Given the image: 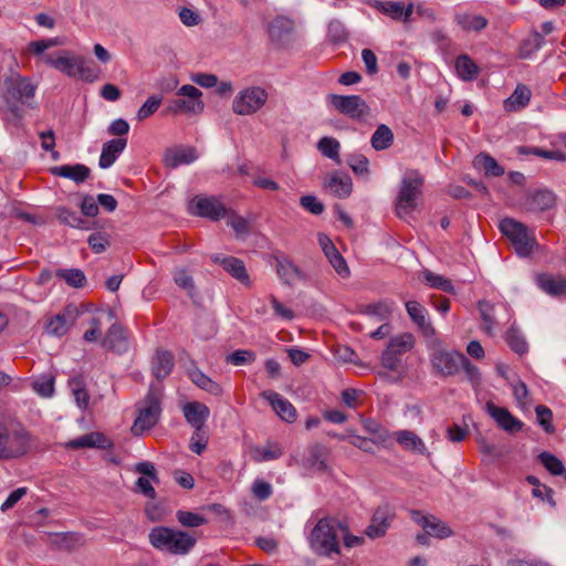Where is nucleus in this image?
I'll list each match as a JSON object with an SVG mask.
<instances>
[{
    "instance_id": "obj_1",
    "label": "nucleus",
    "mask_w": 566,
    "mask_h": 566,
    "mask_svg": "<svg viewBox=\"0 0 566 566\" xmlns=\"http://www.w3.org/2000/svg\"><path fill=\"white\" fill-rule=\"evenodd\" d=\"M148 541L159 552L181 556L189 554L197 543L192 534L168 526L153 527Z\"/></svg>"
},
{
    "instance_id": "obj_2",
    "label": "nucleus",
    "mask_w": 566,
    "mask_h": 566,
    "mask_svg": "<svg viewBox=\"0 0 566 566\" xmlns=\"http://www.w3.org/2000/svg\"><path fill=\"white\" fill-rule=\"evenodd\" d=\"M424 179L418 170H408L402 180L396 201V212L399 218H406L417 208V201L422 196Z\"/></svg>"
},
{
    "instance_id": "obj_3",
    "label": "nucleus",
    "mask_w": 566,
    "mask_h": 566,
    "mask_svg": "<svg viewBox=\"0 0 566 566\" xmlns=\"http://www.w3.org/2000/svg\"><path fill=\"white\" fill-rule=\"evenodd\" d=\"M308 544L312 551L319 556L331 557L339 554V543L333 522L329 518H321L308 535Z\"/></svg>"
},
{
    "instance_id": "obj_4",
    "label": "nucleus",
    "mask_w": 566,
    "mask_h": 566,
    "mask_svg": "<svg viewBox=\"0 0 566 566\" xmlns=\"http://www.w3.org/2000/svg\"><path fill=\"white\" fill-rule=\"evenodd\" d=\"M501 232L511 241L520 256H528L537 247L535 234L525 224L506 218L500 222Z\"/></svg>"
},
{
    "instance_id": "obj_5",
    "label": "nucleus",
    "mask_w": 566,
    "mask_h": 566,
    "mask_svg": "<svg viewBox=\"0 0 566 566\" xmlns=\"http://www.w3.org/2000/svg\"><path fill=\"white\" fill-rule=\"evenodd\" d=\"M161 390L159 388L150 386L148 394L143 401V407L139 409L138 417L132 427L134 436H140L157 424L161 413Z\"/></svg>"
},
{
    "instance_id": "obj_6",
    "label": "nucleus",
    "mask_w": 566,
    "mask_h": 566,
    "mask_svg": "<svg viewBox=\"0 0 566 566\" xmlns=\"http://www.w3.org/2000/svg\"><path fill=\"white\" fill-rule=\"evenodd\" d=\"M202 93L193 85H182L177 97L171 99L167 106V113L171 114H199L203 111V102L200 99Z\"/></svg>"
},
{
    "instance_id": "obj_7",
    "label": "nucleus",
    "mask_w": 566,
    "mask_h": 566,
    "mask_svg": "<svg viewBox=\"0 0 566 566\" xmlns=\"http://www.w3.org/2000/svg\"><path fill=\"white\" fill-rule=\"evenodd\" d=\"M405 306L411 322L426 338L427 347L438 346L440 338L437 337L436 328L429 318L427 308L417 301H408Z\"/></svg>"
},
{
    "instance_id": "obj_8",
    "label": "nucleus",
    "mask_w": 566,
    "mask_h": 566,
    "mask_svg": "<svg viewBox=\"0 0 566 566\" xmlns=\"http://www.w3.org/2000/svg\"><path fill=\"white\" fill-rule=\"evenodd\" d=\"M268 96L266 91L260 86L242 90L232 102V111L238 115H252L263 107Z\"/></svg>"
},
{
    "instance_id": "obj_9",
    "label": "nucleus",
    "mask_w": 566,
    "mask_h": 566,
    "mask_svg": "<svg viewBox=\"0 0 566 566\" xmlns=\"http://www.w3.org/2000/svg\"><path fill=\"white\" fill-rule=\"evenodd\" d=\"M431 350V364L436 374L449 377L460 370L462 354L455 350L442 349V340L438 346L428 347Z\"/></svg>"
},
{
    "instance_id": "obj_10",
    "label": "nucleus",
    "mask_w": 566,
    "mask_h": 566,
    "mask_svg": "<svg viewBox=\"0 0 566 566\" xmlns=\"http://www.w3.org/2000/svg\"><path fill=\"white\" fill-rule=\"evenodd\" d=\"M328 101L337 112L353 119H364L370 113L368 104L359 95L331 94Z\"/></svg>"
},
{
    "instance_id": "obj_11",
    "label": "nucleus",
    "mask_w": 566,
    "mask_h": 566,
    "mask_svg": "<svg viewBox=\"0 0 566 566\" xmlns=\"http://www.w3.org/2000/svg\"><path fill=\"white\" fill-rule=\"evenodd\" d=\"M415 346L411 333H401L390 338L386 350L381 355V364L386 369L395 370L399 365V356L410 352Z\"/></svg>"
},
{
    "instance_id": "obj_12",
    "label": "nucleus",
    "mask_w": 566,
    "mask_h": 566,
    "mask_svg": "<svg viewBox=\"0 0 566 566\" xmlns=\"http://www.w3.org/2000/svg\"><path fill=\"white\" fill-rule=\"evenodd\" d=\"M61 64L57 71L64 73L70 77L78 76L85 82H94L97 80L98 74L95 69L91 67L88 62L83 56H66V52H62Z\"/></svg>"
},
{
    "instance_id": "obj_13",
    "label": "nucleus",
    "mask_w": 566,
    "mask_h": 566,
    "mask_svg": "<svg viewBox=\"0 0 566 566\" xmlns=\"http://www.w3.org/2000/svg\"><path fill=\"white\" fill-rule=\"evenodd\" d=\"M81 313L82 311L77 305L69 304L46 322L44 331L52 336H64L71 326L74 325Z\"/></svg>"
},
{
    "instance_id": "obj_14",
    "label": "nucleus",
    "mask_w": 566,
    "mask_h": 566,
    "mask_svg": "<svg viewBox=\"0 0 566 566\" xmlns=\"http://www.w3.org/2000/svg\"><path fill=\"white\" fill-rule=\"evenodd\" d=\"M190 213L207 218L211 221H219L227 216V208L216 197H197L190 208Z\"/></svg>"
},
{
    "instance_id": "obj_15",
    "label": "nucleus",
    "mask_w": 566,
    "mask_h": 566,
    "mask_svg": "<svg viewBox=\"0 0 566 566\" xmlns=\"http://www.w3.org/2000/svg\"><path fill=\"white\" fill-rule=\"evenodd\" d=\"M396 516L394 507L388 504L380 505L374 512L365 534L371 538L384 537Z\"/></svg>"
},
{
    "instance_id": "obj_16",
    "label": "nucleus",
    "mask_w": 566,
    "mask_h": 566,
    "mask_svg": "<svg viewBox=\"0 0 566 566\" xmlns=\"http://www.w3.org/2000/svg\"><path fill=\"white\" fill-rule=\"evenodd\" d=\"M28 438L22 432L10 433L7 429L0 428V459H8L25 453Z\"/></svg>"
},
{
    "instance_id": "obj_17",
    "label": "nucleus",
    "mask_w": 566,
    "mask_h": 566,
    "mask_svg": "<svg viewBox=\"0 0 566 566\" xmlns=\"http://www.w3.org/2000/svg\"><path fill=\"white\" fill-rule=\"evenodd\" d=\"M411 520L429 535L440 539L452 536V530L434 515H423L420 511L410 510Z\"/></svg>"
},
{
    "instance_id": "obj_18",
    "label": "nucleus",
    "mask_w": 566,
    "mask_h": 566,
    "mask_svg": "<svg viewBox=\"0 0 566 566\" xmlns=\"http://www.w3.org/2000/svg\"><path fill=\"white\" fill-rule=\"evenodd\" d=\"M485 410L503 431L513 434L523 429V422L514 417L509 409L488 401Z\"/></svg>"
},
{
    "instance_id": "obj_19",
    "label": "nucleus",
    "mask_w": 566,
    "mask_h": 566,
    "mask_svg": "<svg viewBox=\"0 0 566 566\" xmlns=\"http://www.w3.org/2000/svg\"><path fill=\"white\" fill-rule=\"evenodd\" d=\"M210 259L213 263L220 264L228 274H230L241 284L245 286L251 285L249 273L247 271L244 262L241 259L219 253L211 254Z\"/></svg>"
},
{
    "instance_id": "obj_20",
    "label": "nucleus",
    "mask_w": 566,
    "mask_h": 566,
    "mask_svg": "<svg viewBox=\"0 0 566 566\" xmlns=\"http://www.w3.org/2000/svg\"><path fill=\"white\" fill-rule=\"evenodd\" d=\"M38 537L53 548L62 551H72L83 545L82 535L73 532H40L38 533Z\"/></svg>"
},
{
    "instance_id": "obj_21",
    "label": "nucleus",
    "mask_w": 566,
    "mask_h": 566,
    "mask_svg": "<svg viewBox=\"0 0 566 566\" xmlns=\"http://www.w3.org/2000/svg\"><path fill=\"white\" fill-rule=\"evenodd\" d=\"M556 195L549 189H537L526 195L524 208L530 212H543L556 206Z\"/></svg>"
},
{
    "instance_id": "obj_22",
    "label": "nucleus",
    "mask_w": 566,
    "mask_h": 566,
    "mask_svg": "<svg viewBox=\"0 0 566 566\" xmlns=\"http://www.w3.org/2000/svg\"><path fill=\"white\" fill-rule=\"evenodd\" d=\"M102 347L118 354L128 349V339L124 327L118 323H113L101 343Z\"/></svg>"
},
{
    "instance_id": "obj_23",
    "label": "nucleus",
    "mask_w": 566,
    "mask_h": 566,
    "mask_svg": "<svg viewBox=\"0 0 566 566\" xmlns=\"http://www.w3.org/2000/svg\"><path fill=\"white\" fill-rule=\"evenodd\" d=\"M261 397L270 402L276 415L286 422L296 420V410L293 405L280 394L266 390L261 392Z\"/></svg>"
},
{
    "instance_id": "obj_24",
    "label": "nucleus",
    "mask_w": 566,
    "mask_h": 566,
    "mask_svg": "<svg viewBox=\"0 0 566 566\" xmlns=\"http://www.w3.org/2000/svg\"><path fill=\"white\" fill-rule=\"evenodd\" d=\"M294 31L293 20L286 17L274 18L268 27V33L270 39L280 44L284 45L290 41V38Z\"/></svg>"
},
{
    "instance_id": "obj_25",
    "label": "nucleus",
    "mask_w": 566,
    "mask_h": 566,
    "mask_svg": "<svg viewBox=\"0 0 566 566\" xmlns=\"http://www.w3.org/2000/svg\"><path fill=\"white\" fill-rule=\"evenodd\" d=\"M276 272L289 285H293L296 281L307 282L310 280L308 275L287 258H276Z\"/></svg>"
},
{
    "instance_id": "obj_26",
    "label": "nucleus",
    "mask_w": 566,
    "mask_h": 566,
    "mask_svg": "<svg viewBox=\"0 0 566 566\" xmlns=\"http://www.w3.org/2000/svg\"><path fill=\"white\" fill-rule=\"evenodd\" d=\"M197 157L196 149L192 147H175L165 150L163 161L166 167L176 168L179 165L193 163Z\"/></svg>"
},
{
    "instance_id": "obj_27",
    "label": "nucleus",
    "mask_w": 566,
    "mask_h": 566,
    "mask_svg": "<svg viewBox=\"0 0 566 566\" xmlns=\"http://www.w3.org/2000/svg\"><path fill=\"white\" fill-rule=\"evenodd\" d=\"M49 172L53 176L70 179L75 184H82L90 177L91 169L83 164H75L54 166L49 168Z\"/></svg>"
},
{
    "instance_id": "obj_28",
    "label": "nucleus",
    "mask_w": 566,
    "mask_h": 566,
    "mask_svg": "<svg viewBox=\"0 0 566 566\" xmlns=\"http://www.w3.org/2000/svg\"><path fill=\"white\" fill-rule=\"evenodd\" d=\"M210 410L209 408L201 402H188L184 407V416L187 422L195 428V430L200 431L203 429L207 419L209 418Z\"/></svg>"
},
{
    "instance_id": "obj_29",
    "label": "nucleus",
    "mask_w": 566,
    "mask_h": 566,
    "mask_svg": "<svg viewBox=\"0 0 566 566\" xmlns=\"http://www.w3.org/2000/svg\"><path fill=\"white\" fill-rule=\"evenodd\" d=\"M374 7L382 12L384 14L390 17L394 20H400L403 19L407 21L411 14L413 13V4L409 3L408 6H405L400 1H379L375 0Z\"/></svg>"
},
{
    "instance_id": "obj_30",
    "label": "nucleus",
    "mask_w": 566,
    "mask_h": 566,
    "mask_svg": "<svg viewBox=\"0 0 566 566\" xmlns=\"http://www.w3.org/2000/svg\"><path fill=\"white\" fill-rule=\"evenodd\" d=\"M394 437L405 450L421 455H430L423 440L413 431L398 430L394 433Z\"/></svg>"
},
{
    "instance_id": "obj_31",
    "label": "nucleus",
    "mask_w": 566,
    "mask_h": 566,
    "mask_svg": "<svg viewBox=\"0 0 566 566\" xmlns=\"http://www.w3.org/2000/svg\"><path fill=\"white\" fill-rule=\"evenodd\" d=\"M127 145L126 138H116L106 142L102 147L98 165L101 168H109Z\"/></svg>"
},
{
    "instance_id": "obj_32",
    "label": "nucleus",
    "mask_w": 566,
    "mask_h": 566,
    "mask_svg": "<svg viewBox=\"0 0 566 566\" xmlns=\"http://www.w3.org/2000/svg\"><path fill=\"white\" fill-rule=\"evenodd\" d=\"M71 449L98 448L108 449L112 447L111 441L101 432H91L83 434L67 442Z\"/></svg>"
},
{
    "instance_id": "obj_33",
    "label": "nucleus",
    "mask_w": 566,
    "mask_h": 566,
    "mask_svg": "<svg viewBox=\"0 0 566 566\" xmlns=\"http://www.w3.org/2000/svg\"><path fill=\"white\" fill-rule=\"evenodd\" d=\"M69 388L76 406L82 410H86L90 403V394L87 391V384L84 376L75 375L70 378Z\"/></svg>"
},
{
    "instance_id": "obj_34",
    "label": "nucleus",
    "mask_w": 566,
    "mask_h": 566,
    "mask_svg": "<svg viewBox=\"0 0 566 566\" xmlns=\"http://www.w3.org/2000/svg\"><path fill=\"white\" fill-rule=\"evenodd\" d=\"M531 95V90L526 85L518 84L514 92L504 101L503 107L510 113L517 112L528 105Z\"/></svg>"
},
{
    "instance_id": "obj_35",
    "label": "nucleus",
    "mask_w": 566,
    "mask_h": 566,
    "mask_svg": "<svg viewBox=\"0 0 566 566\" xmlns=\"http://www.w3.org/2000/svg\"><path fill=\"white\" fill-rule=\"evenodd\" d=\"M454 69L459 78L464 82H471L480 74V67L468 54H461L455 59Z\"/></svg>"
},
{
    "instance_id": "obj_36",
    "label": "nucleus",
    "mask_w": 566,
    "mask_h": 566,
    "mask_svg": "<svg viewBox=\"0 0 566 566\" xmlns=\"http://www.w3.org/2000/svg\"><path fill=\"white\" fill-rule=\"evenodd\" d=\"M175 366L174 356L167 350L157 352L153 359V374L161 380L166 378Z\"/></svg>"
},
{
    "instance_id": "obj_37",
    "label": "nucleus",
    "mask_w": 566,
    "mask_h": 566,
    "mask_svg": "<svg viewBox=\"0 0 566 566\" xmlns=\"http://www.w3.org/2000/svg\"><path fill=\"white\" fill-rule=\"evenodd\" d=\"M8 93L17 99L23 101L32 97L33 86L28 78L11 77L7 83Z\"/></svg>"
},
{
    "instance_id": "obj_38",
    "label": "nucleus",
    "mask_w": 566,
    "mask_h": 566,
    "mask_svg": "<svg viewBox=\"0 0 566 566\" xmlns=\"http://www.w3.org/2000/svg\"><path fill=\"white\" fill-rule=\"evenodd\" d=\"M359 313L375 317L377 321H388L392 313V302L379 301L376 303L361 305Z\"/></svg>"
},
{
    "instance_id": "obj_39",
    "label": "nucleus",
    "mask_w": 566,
    "mask_h": 566,
    "mask_svg": "<svg viewBox=\"0 0 566 566\" xmlns=\"http://www.w3.org/2000/svg\"><path fill=\"white\" fill-rule=\"evenodd\" d=\"M537 284L545 293L552 296H559L566 293V279L562 276L539 275Z\"/></svg>"
},
{
    "instance_id": "obj_40",
    "label": "nucleus",
    "mask_w": 566,
    "mask_h": 566,
    "mask_svg": "<svg viewBox=\"0 0 566 566\" xmlns=\"http://www.w3.org/2000/svg\"><path fill=\"white\" fill-rule=\"evenodd\" d=\"M473 165L484 170L486 176L500 177L504 174V168L492 156L484 153L475 156Z\"/></svg>"
},
{
    "instance_id": "obj_41",
    "label": "nucleus",
    "mask_w": 566,
    "mask_h": 566,
    "mask_svg": "<svg viewBox=\"0 0 566 566\" xmlns=\"http://www.w3.org/2000/svg\"><path fill=\"white\" fill-rule=\"evenodd\" d=\"M325 186L329 189V191L339 198H346L352 192V179L349 176H337L334 175L329 178V180L325 184Z\"/></svg>"
},
{
    "instance_id": "obj_42",
    "label": "nucleus",
    "mask_w": 566,
    "mask_h": 566,
    "mask_svg": "<svg viewBox=\"0 0 566 566\" xmlns=\"http://www.w3.org/2000/svg\"><path fill=\"white\" fill-rule=\"evenodd\" d=\"M394 143V134L391 129L380 124L371 136L370 144L375 150H385Z\"/></svg>"
},
{
    "instance_id": "obj_43",
    "label": "nucleus",
    "mask_w": 566,
    "mask_h": 566,
    "mask_svg": "<svg viewBox=\"0 0 566 566\" xmlns=\"http://www.w3.org/2000/svg\"><path fill=\"white\" fill-rule=\"evenodd\" d=\"M544 44V38L537 31L532 32L525 40L522 41L518 50L521 59H528L533 53L538 51Z\"/></svg>"
},
{
    "instance_id": "obj_44",
    "label": "nucleus",
    "mask_w": 566,
    "mask_h": 566,
    "mask_svg": "<svg viewBox=\"0 0 566 566\" xmlns=\"http://www.w3.org/2000/svg\"><path fill=\"white\" fill-rule=\"evenodd\" d=\"M56 276L74 289L84 287L86 284V276L80 269H60L56 271Z\"/></svg>"
},
{
    "instance_id": "obj_45",
    "label": "nucleus",
    "mask_w": 566,
    "mask_h": 566,
    "mask_svg": "<svg viewBox=\"0 0 566 566\" xmlns=\"http://www.w3.org/2000/svg\"><path fill=\"white\" fill-rule=\"evenodd\" d=\"M227 224L230 226L238 239L247 237L250 232V226L245 218L237 214L234 211L227 212Z\"/></svg>"
},
{
    "instance_id": "obj_46",
    "label": "nucleus",
    "mask_w": 566,
    "mask_h": 566,
    "mask_svg": "<svg viewBox=\"0 0 566 566\" xmlns=\"http://www.w3.org/2000/svg\"><path fill=\"white\" fill-rule=\"evenodd\" d=\"M191 380L201 389L214 395L219 396L222 394V388L219 384L213 381L211 378H209L207 375H205L200 370H195L190 375Z\"/></svg>"
},
{
    "instance_id": "obj_47",
    "label": "nucleus",
    "mask_w": 566,
    "mask_h": 566,
    "mask_svg": "<svg viewBox=\"0 0 566 566\" xmlns=\"http://www.w3.org/2000/svg\"><path fill=\"white\" fill-rule=\"evenodd\" d=\"M538 460L553 475H564L566 479L564 464L557 457L544 451L538 454Z\"/></svg>"
},
{
    "instance_id": "obj_48",
    "label": "nucleus",
    "mask_w": 566,
    "mask_h": 566,
    "mask_svg": "<svg viewBox=\"0 0 566 566\" xmlns=\"http://www.w3.org/2000/svg\"><path fill=\"white\" fill-rule=\"evenodd\" d=\"M318 150L327 158H331L337 163L339 159V148L340 144L337 139L333 137H323L319 139L317 144Z\"/></svg>"
},
{
    "instance_id": "obj_49",
    "label": "nucleus",
    "mask_w": 566,
    "mask_h": 566,
    "mask_svg": "<svg viewBox=\"0 0 566 566\" xmlns=\"http://www.w3.org/2000/svg\"><path fill=\"white\" fill-rule=\"evenodd\" d=\"M506 342L511 349L520 355L527 352V343L522 333L515 326H511L506 333Z\"/></svg>"
},
{
    "instance_id": "obj_50",
    "label": "nucleus",
    "mask_w": 566,
    "mask_h": 566,
    "mask_svg": "<svg viewBox=\"0 0 566 566\" xmlns=\"http://www.w3.org/2000/svg\"><path fill=\"white\" fill-rule=\"evenodd\" d=\"M306 461L310 468H313L317 471H325L327 469L326 452L325 449L319 444H315L310 448V455Z\"/></svg>"
},
{
    "instance_id": "obj_51",
    "label": "nucleus",
    "mask_w": 566,
    "mask_h": 566,
    "mask_svg": "<svg viewBox=\"0 0 566 566\" xmlns=\"http://www.w3.org/2000/svg\"><path fill=\"white\" fill-rule=\"evenodd\" d=\"M423 277H424V281L427 282V284L430 285L431 287L441 290L447 293L454 292L452 282L442 275H438V274L432 273L431 271L426 270L423 272Z\"/></svg>"
},
{
    "instance_id": "obj_52",
    "label": "nucleus",
    "mask_w": 566,
    "mask_h": 566,
    "mask_svg": "<svg viewBox=\"0 0 566 566\" xmlns=\"http://www.w3.org/2000/svg\"><path fill=\"white\" fill-rule=\"evenodd\" d=\"M163 102V97L159 95H151L149 96L146 102L139 107L136 114V118L139 122L145 120L146 118L150 117L153 114L157 112L160 104Z\"/></svg>"
},
{
    "instance_id": "obj_53",
    "label": "nucleus",
    "mask_w": 566,
    "mask_h": 566,
    "mask_svg": "<svg viewBox=\"0 0 566 566\" xmlns=\"http://www.w3.org/2000/svg\"><path fill=\"white\" fill-rule=\"evenodd\" d=\"M535 413H536L537 422L543 428V430L547 433H554L555 427L553 424L552 410L544 405H538L535 408Z\"/></svg>"
},
{
    "instance_id": "obj_54",
    "label": "nucleus",
    "mask_w": 566,
    "mask_h": 566,
    "mask_svg": "<svg viewBox=\"0 0 566 566\" xmlns=\"http://www.w3.org/2000/svg\"><path fill=\"white\" fill-rule=\"evenodd\" d=\"M478 307L480 311L481 319L483 322L482 328L488 333L492 334L493 327L496 324L493 317V305L486 301H480L478 303Z\"/></svg>"
},
{
    "instance_id": "obj_55",
    "label": "nucleus",
    "mask_w": 566,
    "mask_h": 566,
    "mask_svg": "<svg viewBox=\"0 0 566 566\" xmlns=\"http://www.w3.org/2000/svg\"><path fill=\"white\" fill-rule=\"evenodd\" d=\"M177 521L185 527H198L207 523V518L197 513L179 510L176 513Z\"/></svg>"
},
{
    "instance_id": "obj_56",
    "label": "nucleus",
    "mask_w": 566,
    "mask_h": 566,
    "mask_svg": "<svg viewBox=\"0 0 566 566\" xmlns=\"http://www.w3.org/2000/svg\"><path fill=\"white\" fill-rule=\"evenodd\" d=\"M39 138L41 140V148L44 151H49L51 155V158L54 161L60 160L61 154L55 150V134L52 129H49L46 132H41L39 134Z\"/></svg>"
},
{
    "instance_id": "obj_57",
    "label": "nucleus",
    "mask_w": 566,
    "mask_h": 566,
    "mask_svg": "<svg viewBox=\"0 0 566 566\" xmlns=\"http://www.w3.org/2000/svg\"><path fill=\"white\" fill-rule=\"evenodd\" d=\"M458 22L468 31H481L488 25V20L482 15H462L458 18Z\"/></svg>"
},
{
    "instance_id": "obj_58",
    "label": "nucleus",
    "mask_w": 566,
    "mask_h": 566,
    "mask_svg": "<svg viewBox=\"0 0 566 566\" xmlns=\"http://www.w3.org/2000/svg\"><path fill=\"white\" fill-rule=\"evenodd\" d=\"M57 219L72 228H84L85 221L74 211L66 208H59Z\"/></svg>"
},
{
    "instance_id": "obj_59",
    "label": "nucleus",
    "mask_w": 566,
    "mask_h": 566,
    "mask_svg": "<svg viewBox=\"0 0 566 566\" xmlns=\"http://www.w3.org/2000/svg\"><path fill=\"white\" fill-rule=\"evenodd\" d=\"M174 281L179 287L186 290L189 294L195 291L193 279L186 269H177L174 272Z\"/></svg>"
},
{
    "instance_id": "obj_60",
    "label": "nucleus",
    "mask_w": 566,
    "mask_h": 566,
    "mask_svg": "<svg viewBox=\"0 0 566 566\" xmlns=\"http://www.w3.org/2000/svg\"><path fill=\"white\" fill-rule=\"evenodd\" d=\"M87 243L95 253H102L109 245V238L104 232H94L88 237Z\"/></svg>"
},
{
    "instance_id": "obj_61",
    "label": "nucleus",
    "mask_w": 566,
    "mask_h": 566,
    "mask_svg": "<svg viewBox=\"0 0 566 566\" xmlns=\"http://www.w3.org/2000/svg\"><path fill=\"white\" fill-rule=\"evenodd\" d=\"M255 359V355L253 352L245 349H238L232 354L227 356V363L232 364L234 366H241L247 363H252Z\"/></svg>"
},
{
    "instance_id": "obj_62",
    "label": "nucleus",
    "mask_w": 566,
    "mask_h": 566,
    "mask_svg": "<svg viewBox=\"0 0 566 566\" xmlns=\"http://www.w3.org/2000/svg\"><path fill=\"white\" fill-rule=\"evenodd\" d=\"M153 480L150 478H146V476H140L137 479L136 483H135V489L134 491L136 493H140L143 495H145L146 497L150 499V500H154L156 499V491L153 486Z\"/></svg>"
},
{
    "instance_id": "obj_63",
    "label": "nucleus",
    "mask_w": 566,
    "mask_h": 566,
    "mask_svg": "<svg viewBox=\"0 0 566 566\" xmlns=\"http://www.w3.org/2000/svg\"><path fill=\"white\" fill-rule=\"evenodd\" d=\"M300 205L313 214H321L324 211V205L315 196H303L300 199Z\"/></svg>"
},
{
    "instance_id": "obj_64",
    "label": "nucleus",
    "mask_w": 566,
    "mask_h": 566,
    "mask_svg": "<svg viewBox=\"0 0 566 566\" xmlns=\"http://www.w3.org/2000/svg\"><path fill=\"white\" fill-rule=\"evenodd\" d=\"M207 443H208V437L203 432V429L200 431L195 430V432L190 439L189 448L192 452H195L197 454H201L205 451V449L207 448Z\"/></svg>"
}]
</instances>
